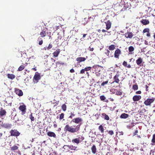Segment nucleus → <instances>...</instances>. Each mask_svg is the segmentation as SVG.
<instances>
[{
  "label": "nucleus",
  "mask_w": 155,
  "mask_h": 155,
  "mask_svg": "<svg viewBox=\"0 0 155 155\" xmlns=\"http://www.w3.org/2000/svg\"><path fill=\"white\" fill-rule=\"evenodd\" d=\"M129 115L125 113L122 114L120 116L121 118L126 119L129 117Z\"/></svg>",
  "instance_id": "obj_26"
},
{
  "label": "nucleus",
  "mask_w": 155,
  "mask_h": 155,
  "mask_svg": "<svg viewBox=\"0 0 155 155\" xmlns=\"http://www.w3.org/2000/svg\"><path fill=\"white\" fill-rule=\"evenodd\" d=\"M70 114H71V115L69 116V118L72 119L73 117H74L75 116V114H74V112H71Z\"/></svg>",
  "instance_id": "obj_47"
},
{
  "label": "nucleus",
  "mask_w": 155,
  "mask_h": 155,
  "mask_svg": "<svg viewBox=\"0 0 155 155\" xmlns=\"http://www.w3.org/2000/svg\"><path fill=\"white\" fill-rule=\"evenodd\" d=\"M7 76L8 78L12 80L14 79L15 77V76L14 75L12 74H7Z\"/></svg>",
  "instance_id": "obj_31"
},
{
  "label": "nucleus",
  "mask_w": 155,
  "mask_h": 155,
  "mask_svg": "<svg viewBox=\"0 0 155 155\" xmlns=\"http://www.w3.org/2000/svg\"><path fill=\"white\" fill-rule=\"evenodd\" d=\"M61 108L64 111H65L67 108L66 105L65 104H63L61 106Z\"/></svg>",
  "instance_id": "obj_41"
},
{
  "label": "nucleus",
  "mask_w": 155,
  "mask_h": 155,
  "mask_svg": "<svg viewBox=\"0 0 155 155\" xmlns=\"http://www.w3.org/2000/svg\"><path fill=\"white\" fill-rule=\"evenodd\" d=\"M0 124H1V126L7 129H10L12 127V124H11L8 123H5L2 122L1 121H0Z\"/></svg>",
  "instance_id": "obj_4"
},
{
  "label": "nucleus",
  "mask_w": 155,
  "mask_h": 155,
  "mask_svg": "<svg viewBox=\"0 0 155 155\" xmlns=\"http://www.w3.org/2000/svg\"><path fill=\"white\" fill-rule=\"evenodd\" d=\"M29 118L31 119V121H34L35 120V118L32 116V114L31 113V114L29 116Z\"/></svg>",
  "instance_id": "obj_40"
},
{
  "label": "nucleus",
  "mask_w": 155,
  "mask_h": 155,
  "mask_svg": "<svg viewBox=\"0 0 155 155\" xmlns=\"http://www.w3.org/2000/svg\"><path fill=\"white\" fill-rule=\"evenodd\" d=\"M15 92L16 94L20 97L23 95V93L22 90L18 88H15Z\"/></svg>",
  "instance_id": "obj_11"
},
{
  "label": "nucleus",
  "mask_w": 155,
  "mask_h": 155,
  "mask_svg": "<svg viewBox=\"0 0 155 155\" xmlns=\"http://www.w3.org/2000/svg\"><path fill=\"white\" fill-rule=\"evenodd\" d=\"M108 83V81L103 82L101 84V86H104L105 85L107 84Z\"/></svg>",
  "instance_id": "obj_44"
},
{
  "label": "nucleus",
  "mask_w": 155,
  "mask_h": 155,
  "mask_svg": "<svg viewBox=\"0 0 155 155\" xmlns=\"http://www.w3.org/2000/svg\"><path fill=\"white\" fill-rule=\"evenodd\" d=\"M102 32H106V31H106V30H104V29H102Z\"/></svg>",
  "instance_id": "obj_64"
},
{
  "label": "nucleus",
  "mask_w": 155,
  "mask_h": 155,
  "mask_svg": "<svg viewBox=\"0 0 155 155\" xmlns=\"http://www.w3.org/2000/svg\"><path fill=\"white\" fill-rule=\"evenodd\" d=\"M86 60V58L84 57H80L77 58L76 60L78 63L84 61Z\"/></svg>",
  "instance_id": "obj_23"
},
{
  "label": "nucleus",
  "mask_w": 155,
  "mask_h": 155,
  "mask_svg": "<svg viewBox=\"0 0 155 155\" xmlns=\"http://www.w3.org/2000/svg\"><path fill=\"white\" fill-rule=\"evenodd\" d=\"M77 147L73 146L72 145H69V148L71 150H75Z\"/></svg>",
  "instance_id": "obj_38"
},
{
  "label": "nucleus",
  "mask_w": 155,
  "mask_h": 155,
  "mask_svg": "<svg viewBox=\"0 0 155 155\" xmlns=\"http://www.w3.org/2000/svg\"><path fill=\"white\" fill-rule=\"evenodd\" d=\"M109 134L111 135H112L114 134V132L112 130H110L109 131L107 130Z\"/></svg>",
  "instance_id": "obj_46"
},
{
  "label": "nucleus",
  "mask_w": 155,
  "mask_h": 155,
  "mask_svg": "<svg viewBox=\"0 0 155 155\" xmlns=\"http://www.w3.org/2000/svg\"><path fill=\"white\" fill-rule=\"evenodd\" d=\"M82 121L83 120L81 118L78 117L74 118L71 121L76 124H79V123L82 122Z\"/></svg>",
  "instance_id": "obj_12"
},
{
  "label": "nucleus",
  "mask_w": 155,
  "mask_h": 155,
  "mask_svg": "<svg viewBox=\"0 0 155 155\" xmlns=\"http://www.w3.org/2000/svg\"><path fill=\"white\" fill-rule=\"evenodd\" d=\"M145 87H146V91H148V88L149 87L148 86L146 85L145 86Z\"/></svg>",
  "instance_id": "obj_57"
},
{
  "label": "nucleus",
  "mask_w": 155,
  "mask_h": 155,
  "mask_svg": "<svg viewBox=\"0 0 155 155\" xmlns=\"http://www.w3.org/2000/svg\"><path fill=\"white\" fill-rule=\"evenodd\" d=\"M101 117L103 118H104V119L106 120H109L110 118L109 116L105 113H102L101 114Z\"/></svg>",
  "instance_id": "obj_29"
},
{
  "label": "nucleus",
  "mask_w": 155,
  "mask_h": 155,
  "mask_svg": "<svg viewBox=\"0 0 155 155\" xmlns=\"http://www.w3.org/2000/svg\"><path fill=\"white\" fill-rule=\"evenodd\" d=\"M93 68L95 69L96 73H98L99 74L101 73V71L103 69V67L99 65L94 66Z\"/></svg>",
  "instance_id": "obj_5"
},
{
  "label": "nucleus",
  "mask_w": 155,
  "mask_h": 155,
  "mask_svg": "<svg viewBox=\"0 0 155 155\" xmlns=\"http://www.w3.org/2000/svg\"><path fill=\"white\" fill-rule=\"evenodd\" d=\"M2 133H0V139H2Z\"/></svg>",
  "instance_id": "obj_61"
},
{
  "label": "nucleus",
  "mask_w": 155,
  "mask_h": 155,
  "mask_svg": "<svg viewBox=\"0 0 155 155\" xmlns=\"http://www.w3.org/2000/svg\"><path fill=\"white\" fill-rule=\"evenodd\" d=\"M121 54V51L119 48H117L115 51L114 53V57L115 58L118 59L120 55Z\"/></svg>",
  "instance_id": "obj_7"
},
{
  "label": "nucleus",
  "mask_w": 155,
  "mask_h": 155,
  "mask_svg": "<svg viewBox=\"0 0 155 155\" xmlns=\"http://www.w3.org/2000/svg\"><path fill=\"white\" fill-rule=\"evenodd\" d=\"M98 2V5H101L104 2V0H97Z\"/></svg>",
  "instance_id": "obj_48"
},
{
  "label": "nucleus",
  "mask_w": 155,
  "mask_h": 155,
  "mask_svg": "<svg viewBox=\"0 0 155 155\" xmlns=\"http://www.w3.org/2000/svg\"><path fill=\"white\" fill-rule=\"evenodd\" d=\"M119 77V74H117L114 77V81L113 82V83L115 82L116 83H118L120 81V80L118 78V77Z\"/></svg>",
  "instance_id": "obj_18"
},
{
  "label": "nucleus",
  "mask_w": 155,
  "mask_h": 155,
  "mask_svg": "<svg viewBox=\"0 0 155 155\" xmlns=\"http://www.w3.org/2000/svg\"><path fill=\"white\" fill-rule=\"evenodd\" d=\"M133 88L134 90H137L138 89V86L137 84L134 85L133 86Z\"/></svg>",
  "instance_id": "obj_43"
},
{
  "label": "nucleus",
  "mask_w": 155,
  "mask_h": 155,
  "mask_svg": "<svg viewBox=\"0 0 155 155\" xmlns=\"http://www.w3.org/2000/svg\"><path fill=\"white\" fill-rule=\"evenodd\" d=\"M70 71L71 73H73L74 72V70L72 68L70 70Z\"/></svg>",
  "instance_id": "obj_55"
},
{
  "label": "nucleus",
  "mask_w": 155,
  "mask_h": 155,
  "mask_svg": "<svg viewBox=\"0 0 155 155\" xmlns=\"http://www.w3.org/2000/svg\"><path fill=\"white\" fill-rule=\"evenodd\" d=\"M100 98L101 101H104L106 99L104 95L100 96Z\"/></svg>",
  "instance_id": "obj_49"
},
{
  "label": "nucleus",
  "mask_w": 155,
  "mask_h": 155,
  "mask_svg": "<svg viewBox=\"0 0 155 155\" xmlns=\"http://www.w3.org/2000/svg\"><path fill=\"white\" fill-rule=\"evenodd\" d=\"M84 137L81 136V137H79L78 138H75L72 140V142L73 143H76L77 144H78L84 140Z\"/></svg>",
  "instance_id": "obj_3"
},
{
  "label": "nucleus",
  "mask_w": 155,
  "mask_h": 155,
  "mask_svg": "<svg viewBox=\"0 0 155 155\" xmlns=\"http://www.w3.org/2000/svg\"><path fill=\"white\" fill-rule=\"evenodd\" d=\"M41 78V76L39 74H35L33 78V81L34 83H37Z\"/></svg>",
  "instance_id": "obj_8"
},
{
  "label": "nucleus",
  "mask_w": 155,
  "mask_h": 155,
  "mask_svg": "<svg viewBox=\"0 0 155 155\" xmlns=\"http://www.w3.org/2000/svg\"><path fill=\"white\" fill-rule=\"evenodd\" d=\"M91 149L92 152L93 154H95L97 152V148L95 145H93L92 146V147L91 148Z\"/></svg>",
  "instance_id": "obj_24"
},
{
  "label": "nucleus",
  "mask_w": 155,
  "mask_h": 155,
  "mask_svg": "<svg viewBox=\"0 0 155 155\" xmlns=\"http://www.w3.org/2000/svg\"><path fill=\"white\" fill-rule=\"evenodd\" d=\"M114 93L116 94L117 95L120 96L122 94V92L116 89H114Z\"/></svg>",
  "instance_id": "obj_27"
},
{
  "label": "nucleus",
  "mask_w": 155,
  "mask_h": 155,
  "mask_svg": "<svg viewBox=\"0 0 155 155\" xmlns=\"http://www.w3.org/2000/svg\"><path fill=\"white\" fill-rule=\"evenodd\" d=\"M140 22L144 25H148L150 23V21L149 20L147 19H143L140 21Z\"/></svg>",
  "instance_id": "obj_20"
},
{
  "label": "nucleus",
  "mask_w": 155,
  "mask_h": 155,
  "mask_svg": "<svg viewBox=\"0 0 155 155\" xmlns=\"http://www.w3.org/2000/svg\"><path fill=\"white\" fill-rule=\"evenodd\" d=\"M6 112L5 110L1 108L0 110V117H2L4 115H5Z\"/></svg>",
  "instance_id": "obj_19"
},
{
  "label": "nucleus",
  "mask_w": 155,
  "mask_h": 155,
  "mask_svg": "<svg viewBox=\"0 0 155 155\" xmlns=\"http://www.w3.org/2000/svg\"><path fill=\"white\" fill-rule=\"evenodd\" d=\"M141 92L140 91H138L136 92V94H141Z\"/></svg>",
  "instance_id": "obj_56"
},
{
  "label": "nucleus",
  "mask_w": 155,
  "mask_h": 155,
  "mask_svg": "<svg viewBox=\"0 0 155 155\" xmlns=\"http://www.w3.org/2000/svg\"><path fill=\"white\" fill-rule=\"evenodd\" d=\"M21 51L20 52V51H18V53L19 54L18 55L19 56H21L22 54L21 53Z\"/></svg>",
  "instance_id": "obj_58"
},
{
  "label": "nucleus",
  "mask_w": 155,
  "mask_h": 155,
  "mask_svg": "<svg viewBox=\"0 0 155 155\" xmlns=\"http://www.w3.org/2000/svg\"><path fill=\"white\" fill-rule=\"evenodd\" d=\"M56 64L57 65H64V62H61V61H57L56 62Z\"/></svg>",
  "instance_id": "obj_45"
},
{
  "label": "nucleus",
  "mask_w": 155,
  "mask_h": 155,
  "mask_svg": "<svg viewBox=\"0 0 155 155\" xmlns=\"http://www.w3.org/2000/svg\"><path fill=\"white\" fill-rule=\"evenodd\" d=\"M53 47V45L52 44L50 43L48 46L47 47V50H49L50 49L52 48Z\"/></svg>",
  "instance_id": "obj_51"
},
{
  "label": "nucleus",
  "mask_w": 155,
  "mask_h": 155,
  "mask_svg": "<svg viewBox=\"0 0 155 155\" xmlns=\"http://www.w3.org/2000/svg\"><path fill=\"white\" fill-rule=\"evenodd\" d=\"M89 50L91 51H93L94 49L93 48H91V47H89Z\"/></svg>",
  "instance_id": "obj_54"
},
{
  "label": "nucleus",
  "mask_w": 155,
  "mask_h": 155,
  "mask_svg": "<svg viewBox=\"0 0 155 155\" xmlns=\"http://www.w3.org/2000/svg\"><path fill=\"white\" fill-rule=\"evenodd\" d=\"M124 35L127 38H131L133 37L134 35L132 32L127 31L125 33Z\"/></svg>",
  "instance_id": "obj_10"
},
{
  "label": "nucleus",
  "mask_w": 155,
  "mask_h": 155,
  "mask_svg": "<svg viewBox=\"0 0 155 155\" xmlns=\"http://www.w3.org/2000/svg\"><path fill=\"white\" fill-rule=\"evenodd\" d=\"M40 35H41V37L42 38L44 37H45L46 35V31H42L40 32Z\"/></svg>",
  "instance_id": "obj_36"
},
{
  "label": "nucleus",
  "mask_w": 155,
  "mask_h": 155,
  "mask_svg": "<svg viewBox=\"0 0 155 155\" xmlns=\"http://www.w3.org/2000/svg\"><path fill=\"white\" fill-rule=\"evenodd\" d=\"M37 41H38V44L40 45H41L43 43V41L40 37H38Z\"/></svg>",
  "instance_id": "obj_33"
},
{
  "label": "nucleus",
  "mask_w": 155,
  "mask_h": 155,
  "mask_svg": "<svg viewBox=\"0 0 155 155\" xmlns=\"http://www.w3.org/2000/svg\"><path fill=\"white\" fill-rule=\"evenodd\" d=\"M91 67H87L85 68L84 69L85 71H91ZM86 74H88V73L87 72H86Z\"/></svg>",
  "instance_id": "obj_39"
},
{
  "label": "nucleus",
  "mask_w": 155,
  "mask_h": 155,
  "mask_svg": "<svg viewBox=\"0 0 155 155\" xmlns=\"http://www.w3.org/2000/svg\"><path fill=\"white\" fill-rule=\"evenodd\" d=\"M134 50V48L132 46H130L128 48V51L129 54H133V52Z\"/></svg>",
  "instance_id": "obj_28"
},
{
  "label": "nucleus",
  "mask_w": 155,
  "mask_h": 155,
  "mask_svg": "<svg viewBox=\"0 0 155 155\" xmlns=\"http://www.w3.org/2000/svg\"><path fill=\"white\" fill-rule=\"evenodd\" d=\"M152 143H151L152 145H154L155 144V134H154L153 135L152 139L151 140Z\"/></svg>",
  "instance_id": "obj_34"
},
{
  "label": "nucleus",
  "mask_w": 155,
  "mask_h": 155,
  "mask_svg": "<svg viewBox=\"0 0 155 155\" xmlns=\"http://www.w3.org/2000/svg\"><path fill=\"white\" fill-rule=\"evenodd\" d=\"M85 71L84 69H82L81 70L80 72V74H84Z\"/></svg>",
  "instance_id": "obj_52"
},
{
  "label": "nucleus",
  "mask_w": 155,
  "mask_h": 155,
  "mask_svg": "<svg viewBox=\"0 0 155 155\" xmlns=\"http://www.w3.org/2000/svg\"><path fill=\"white\" fill-rule=\"evenodd\" d=\"M106 25V29L107 30H109L111 27V23L109 20L107 21L106 22H105Z\"/></svg>",
  "instance_id": "obj_21"
},
{
  "label": "nucleus",
  "mask_w": 155,
  "mask_h": 155,
  "mask_svg": "<svg viewBox=\"0 0 155 155\" xmlns=\"http://www.w3.org/2000/svg\"><path fill=\"white\" fill-rule=\"evenodd\" d=\"M155 100V97L148 98L144 101V104L146 106H151L152 104L154 102Z\"/></svg>",
  "instance_id": "obj_2"
},
{
  "label": "nucleus",
  "mask_w": 155,
  "mask_h": 155,
  "mask_svg": "<svg viewBox=\"0 0 155 155\" xmlns=\"http://www.w3.org/2000/svg\"><path fill=\"white\" fill-rule=\"evenodd\" d=\"M148 37H150V33L149 32V33H147L146 35Z\"/></svg>",
  "instance_id": "obj_59"
},
{
  "label": "nucleus",
  "mask_w": 155,
  "mask_h": 155,
  "mask_svg": "<svg viewBox=\"0 0 155 155\" xmlns=\"http://www.w3.org/2000/svg\"><path fill=\"white\" fill-rule=\"evenodd\" d=\"M25 68V66L24 64L21 65V66H19L18 68V71H21L24 69Z\"/></svg>",
  "instance_id": "obj_35"
},
{
  "label": "nucleus",
  "mask_w": 155,
  "mask_h": 155,
  "mask_svg": "<svg viewBox=\"0 0 155 155\" xmlns=\"http://www.w3.org/2000/svg\"><path fill=\"white\" fill-rule=\"evenodd\" d=\"M55 123H56L55 122H54V128H56L57 127V125Z\"/></svg>",
  "instance_id": "obj_60"
},
{
  "label": "nucleus",
  "mask_w": 155,
  "mask_h": 155,
  "mask_svg": "<svg viewBox=\"0 0 155 155\" xmlns=\"http://www.w3.org/2000/svg\"><path fill=\"white\" fill-rule=\"evenodd\" d=\"M87 35V34H83V38H84L86 36V35Z\"/></svg>",
  "instance_id": "obj_62"
},
{
  "label": "nucleus",
  "mask_w": 155,
  "mask_h": 155,
  "mask_svg": "<svg viewBox=\"0 0 155 155\" xmlns=\"http://www.w3.org/2000/svg\"><path fill=\"white\" fill-rule=\"evenodd\" d=\"M19 109L22 112V114L23 115L25 113L26 109V106L24 104L20 105L19 107Z\"/></svg>",
  "instance_id": "obj_9"
},
{
  "label": "nucleus",
  "mask_w": 155,
  "mask_h": 155,
  "mask_svg": "<svg viewBox=\"0 0 155 155\" xmlns=\"http://www.w3.org/2000/svg\"><path fill=\"white\" fill-rule=\"evenodd\" d=\"M63 148L64 149H66L67 150H68L69 148V145H64L63 146Z\"/></svg>",
  "instance_id": "obj_53"
},
{
  "label": "nucleus",
  "mask_w": 155,
  "mask_h": 155,
  "mask_svg": "<svg viewBox=\"0 0 155 155\" xmlns=\"http://www.w3.org/2000/svg\"><path fill=\"white\" fill-rule=\"evenodd\" d=\"M116 46L114 45H112L109 46L108 47L109 50L110 51H113L116 48Z\"/></svg>",
  "instance_id": "obj_32"
},
{
  "label": "nucleus",
  "mask_w": 155,
  "mask_h": 155,
  "mask_svg": "<svg viewBox=\"0 0 155 155\" xmlns=\"http://www.w3.org/2000/svg\"><path fill=\"white\" fill-rule=\"evenodd\" d=\"M138 133V131L137 130H136L135 131L134 133V134L135 135L136 134Z\"/></svg>",
  "instance_id": "obj_63"
},
{
  "label": "nucleus",
  "mask_w": 155,
  "mask_h": 155,
  "mask_svg": "<svg viewBox=\"0 0 155 155\" xmlns=\"http://www.w3.org/2000/svg\"><path fill=\"white\" fill-rule=\"evenodd\" d=\"M64 113H61L59 117L60 120H61L64 118Z\"/></svg>",
  "instance_id": "obj_50"
},
{
  "label": "nucleus",
  "mask_w": 155,
  "mask_h": 155,
  "mask_svg": "<svg viewBox=\"0 0 155 155\" xmlns=\"http://www.w3.org/2000/svg\"><path fill=\"white\" fill-rule=\"evenodd\" d=\"M60 50L59 49H57L53 53V56L55 57H57L60 52Z\"/></svg>",
  "instance_id": "obj_17"
},
{
  "label": "nucleus",
  "mask_w": 155,
  "mask_h": 155,
  "mask_svg": "<svg viewBox=\"0 0 155 155\" xmlns=\"http://www.w3.org/2000/svg\"><path fill=\"white\" fill-rule=\"evenodd\" d=\"M81 124L77 125L76 128H74L72 126H70L68 124H66L64 128V130L65 132L74 133L77 132L80 129Z\"/></svg>",
  "instance_id": "obj_1"
},
{
  "label": "nucleus",
  "mask_w": 155,
  "mask_h": 155,
  "mask_svg": "<svg viewBox=\"0 0 155 155\" xmlns=\"http://www.w3.org/2000/svg\"><path fill=\"white\" fill-rule=\"evenodd\" d=\"M141 98V97L140 95H135L133 97V100L134 101H139Z\"/></svg>",
  "instance_id": "obj_15"
},
{
  "label": "nucleus",
  "mask_w": 155,
  "mask_h": 155,
  "mask_svg": "<svg viewBox=\"0 0 155 155\" xmlns=\"http://www.w3.org/2000/svg\"><path fill=\"white\" fill-rule=\"evenodd\" d=\"M9 132L12 136L18 137L20 134V133L16 129L11 130Z\"/></svg>",
  "instance_id": "obj_6"
},
{
  "label": "nucleus",
  "mask_w": 155,
  "mask_h": 155,
  "mask_svg": "<svg viewBox=\"0 0 155 155\" xmlns=\"http://www.w3.org/2000/svg\"><path fill=\"white\" fill-rule=\"evenodd\" d=\"M47 135L49 137H53L54 138L56 137V135L55 134L52 132L49 131L47 133Z\"/></svg>",
  "instance_id": "obj_22"
},
{
  "label": "nucleus",
  "mask_w": 155,
  "mask_h": 155,
  "mask_svg": "<svg viewBox=\"0 0 155 155\" xmlns=\"http://www.w3.org/2000/svg\"><path fill=\"white\" fill-rule=\"evenodd\" d=\"M150 31V29L149 28H147L144 29L143 31V33H145L146 32L149 33Z\"/></svg>",
  "instance_id": "obj_42"
},
{
  "label": "nucleus",
  "mask_w": 155,
  "mask_h": 155,
  "mask_svg": "<svg viewBox=\"0 0 155 155\" xmlns=\"http://www.w3.org/2000/svg\"><path fill=\"white\" fill-rule=\"evenodd\" d=\"M91 18V17H89L88 18H84L82 21V23L84 25H85L89 21V20Z\"/></svg>",
  "instance_id": "obj_14"
},
{
  "label": "nucleus",
  "mask_w": 155,
  "mask_h": 155,
  "mask_svg": "<svg viewBox=\"0 0 155 155\" xmlns=\"http://www.w3.org/2000/svg\"><path fill=\"white\" fill-rule=\"evenodd\" d=\"M18 146H19V145L18 144L17 145H14L13 146L10 147V150L11 151L15 152L16 150H17L18 149Z\"/></svg>",
  "instance_id": "obj_16"
},
{
  "label": "nucleus",
  "mask_w": 155,
  "mask_h": 155,
  "mask_svg": "<svg viewBox=\"0 0 155 155\" xmlns=\"http://www.w3.org/2000/svg\"><path fill=\"white\" fill-rule=\"evenodd\" d=\"M104 54L109 58L113 57V55H112V52H110L109 50L105 49L104 51Z\"/></svg>",
  "instance_id": "obj_13"
},
{
  "label": "nucleus",
  "mask_w": 155,
  "mask_h": 155,
  "mask_svg": "<svg viewBox=\"0 0 155 155\" xmlns=\"http://www.w3.org/2000/svg\"><path fill=\"white\" fill-rule=\"evenodd\" d=\"M143 62V59L140 57L136 61V63L137 64L139 65L140 66V64Z\"/></svg>",
  "instance_id": "obj_25"
},
{
  "label": "nucleus",
  "mask_w": 155,
  "mask_h": 155,
  "mask_svg": "<svg viewBox=\"0 0 155 155\" xmlns=\"http://www.w3.org/2000/svg\"><path fill=\"white\" fill-rule=\"evenodd\" d=\"M99 130L102 133H103L104 131V129L102 125H100L98 127Z\"/></svg>",
  "instance_id": "obj_37"
},
{
  "label": "nucleus",
  "mask_w": 155,
  "mask_h": 155,
  "mask_svg": "<svg viewBox=\"0 0 155 155\" xmlns=\"http://www.w3.org/2000/svg\"><path fill=\"white\" fill-rule=\"evenodd\" d=\"M122 65L125 67H127L128 68H131V66L130 64H127V62L124 61L122 63Z\"/></svg>",
  "instance_id": "obj_30"
}]
</instances>
